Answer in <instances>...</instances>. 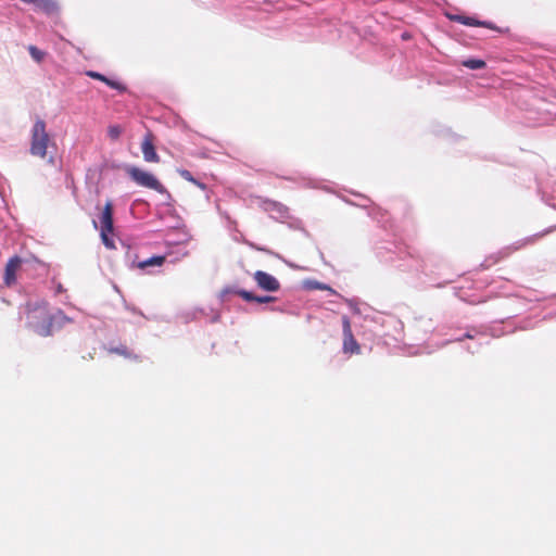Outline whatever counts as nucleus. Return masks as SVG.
<instances>
[{
    "label": "nucleus",
    "mask_w": 556,
    "mask_h": 556,
    "mask_svg": "<svg viewBox=\"0 0 556 556\" xmlns=\"http://www.w3.org/2000/svg\"><path fill=\"white\" fill-rule=\"evenodd\" d=\"M275 298L271 295H256L255 298V302L257 303H269L273 302Z\"/></svg>",
    "instance_id": "obj_28"
},
{
    "label": "nucleus",
    "mask_w": 556,
    "mask_h": 556,
    "mask_svg": "<svg viewBox=\"0 0 556 556\" xmlns=\"http://www.w3.org/2000/svg\"><path fill=\"white\" fill-rule=\"evenodd\" d=\"M110 352L116 353V354L122 355V356L127 357V358H130L131 355H132L131 352L125 345H119V346H116V348H112V349H110Z\"/></svg>",
    "instance_id": "obj_23"
},
{
    "label": "nucleus",
    "mask_w": 556,
    "mask_h": 556,
    "mask_svg": "<svg viewBox=\"0 0 556 556\" xmlns=\"http://www.w3.org/2000/svg\"><path fill=\"white\" fill-rule=\"evenodd\" d=\"M189 255V252L187 250L180 251L178 255L174 258V261H179L184 257H187Z\"/></svg>",
    "instance_id": "obj_33"
},
{
    "label": "nucleus",
    "mask_w": 556,
    "mask_h": 556,
    "mask_svg": "<svg viewBox=\"0 0 556 556\" xmlns=\"http://www.w3.org/2000/svg\"><path fill=\"white\" fill-rule=\"evenodd\" d=\"M342 330H343V344L342 351L344 354H359L361 346L355 340L351 323L348 316H342Z\"/></svg>",
    "instance_id": "obj_5"
},
{
    "label": "nucleus",
    "mask_w": 556,
    "mask_h": 556,
    "mask_svg": "<svg viewBox=\"0 0 556 556\" xmlns=\"http://www.w3.org/2000/svg\"><path fill=\"white\" fill-rule=\"evenodd\" d=\"M108 232L109 231L101 230V238H102V241H103V243H104V245L106 248L113 249L114 248V241H113V239L109 238Z\"/></svg>",
    "instance_id": "obj_26"
},
{
    "label": "nucleus",
    "mask_w": 556,
    "mask_h": 556,
    "mask_svg": "<svg viewBox=\"0 0 556 556\" xmlns=\"http://www.w3.org/2000/svg\"><path fill=\"white\" fill-rule=\"evenodd\" d=\"M253 278L256 285L264 291L276 292L280 289L277 278L266 271L256 270Z\"/></svg>",
    "instance_id": "obj_6"
},
{
    "label": "nucleus",
    "mask_w": 556,
    "mask_h": 556,
    "mask_svg": "<svg viewBox=\"0 0 556 556\" xmlns=\"http://www.w3.org/2000/svg\"><path fill=\"white\" fill-rule=\"evenodd\" d=\"M28 52L30 54V56L36 61V62H41L45 58V52L39 50L37 47L35 46H29L28 47Z\"/></svg>",
    "instance_id": "obj_22"
},
{
    "label": "nucleus",
    "mask_w": 556,
    "mask_h": 556,
    "mask_svg": "<svg viewBox=\"0 0 556 556\" xmlns=\"http://www.w3.org/2000/svg\"><path fill=\"white\" fill-rule=\"evenodd\" d=\"M191 238H192L191 235L189 232L185 231L176 240H166L165 244H166L167 248L175 247V245H180V244H186V243H188L191 240Z\"/></svg>",
    "instance_id": "obj_19"
},
{
    "label": "nucleus",
    "mask_w": 556,
    "mask_h": 556,
    "mask_svg": "<svg viewBox=\"0 0 556 556\" xmlns=\"http://www.w3.org/2000/svg\"><path fill=\"white\" fill-rule=\"evenodd\" d=\"M53 330L61 329L68 323H73V318L66 316L62 309H58L53 314Z\"/></svg>",
    "instance_id": "obj_15"
},
{
    "label": "nucleus",
    "mask_w": 556,
    "mask_h": 556,
    "mask_svg": "<svg viewBox=\"0 0 556 556\" xmlns=\"http://www.w3.org/2000/svg\"><path fill=\"white\" fill-rule=\"evenodd\" d=\"M179 174L180 176L186 179L187 181H190L192 184H194L195 186H198L200 189L204 190L206 189V185L201 182L200 180L195 179L193 177V175L191 174V172H189L188 169H180L179 170Z\"/></svg>",
    "instance_id": "obj_20"
},
{
    "label": "nucleus",
    "mask_w": 556,
    "mask_h": 556,
    "mask_svg": "<svg viewBox=\"0 0 556 556\" xmlns=\"http://www.w3.org/2000/svg\"><path fill=\"white\" fill-rule=\"evenodd\" d=\"M108 132H109L110 138L115 140V139L119 138L122 130L118 126L113 125V126L109 127Z\"/></svg>",
    "instance_id": "obj_25"
},
{
    "label": "nucleus",
    "mask_w": 556,
    "mask_h": 556,
    "mask_svg": "<svg viewBox=\"0 0 556 556\" xmlns=\"http://www.w3.org/2000/svg\"><path fill=\"white\" fill-rule=\"evenodd\" d=\"M306 187H309V188H319V184L317 180L315 179H306V184H305Z\"/></svg>",
    "instance_id": "obj_32"
},
{
    "label": "nucleus",
    "mask_w": 556,
    "mask_h": 556,
    "mask_svg": "<svg viewBox=\"0 0 556 556\" xmlns=\"http://www.w3.org/2000/svg\"><path fill=\"white\" fill-rule=\"evenodd\" d=\"M128 176L141 187L152 189L160 194L165 195L168 200H172V195L168 190L159 181V179L151 173L146 172L139 167L130 166L127 168Z\"/></svg>",
    "instance_id": "obj_3"
},
{
    "label": "nucleus",
    "mask_w": 556,
    "mask_h": 556,
    "mask_svg": "<svg viewBox=\"0 0 556 556\" xmlns=\"http://www.w3.org/2000/svg\"><path fill=\"white\" fill-rule=\"evenodd\" d=\"M539 192L542 197V200L551 207H555L554 195L553 193H548L545 186L539 181Z\"/></svg>",
    "instance_id": "obj_18"
},
{
    "label": "nucleus",
    "mask_w": 556,
    "mask_h": 556,
    "mask_svg": "<svg viewBox=\"0 0 556 556\" xmlns=\"http://www.w3.org/2000/svg\"><path fill=\"white\" fill-rule=\"evenodd\" d=\"M305 290H326L331 294H338L329 285L317 281L315 279H305L302 285Z\"/></svg>",
    "instance_id": "obj_12"
},
{
    "label": "nucleus",
    "mask_w": 556,
    "mask_h": 556,
    "mask_svg": "<svg viewBox=\"0 0 556 556\" xmlns=\"http://www.w3.org/2000/svg\"><path fill=\"white\" fill-rule=\"evenodd\" d=\"M349 306L353 309V312L355 313H358V309L356 308V306L353 304V301L352 300H348L346 301Z\"/></svg>",
    "instance_id": "obj_35"
},
{
    "label": "nucleus",
    "mask_w": 556,
    "mask_h": 556,
    "mask_svg": "<svg viewBox=\"0 0 556 556\" xmlns=\"http://www.w3.org/2000/svg\"><path fill=\"white\" fill-rule=\"evenodd\" d=\"M166 261V255H153L147 260H143L137 264L138 268L151 273V267H160Z\"/></svg>",
    "instance_id": "obj_11"
},
{
    "label": "nucleus",
    "mask_w": 556,
    "mask_h": 556,
    "mask_svg": "<svg viewBox=\"0 0 556 556\" xmlns=\"http://www.w3.org/2000/svg\"><path fill=\"white\" fill-rule=\"evenodd\" d=\"M444 328H442L440 330V334L442 336H448V338L446 340H444L438 348H442V346H445L446 344L451 343V342H456V341H463V339H469L471 341H475L478 336H483V333L479 332L476 328H468L466 329V331L459 336H456L454 333H448L446 331L443 330Z\"/></svg>",
    "instance_id": "obj_8"
},
{
    "label": "nucleus",
    "mask_w": 556,
    "mask_h": 556,
    "mask_svg": "<svg viewBox=\"0 0 556 556\" xmlns=\"http://www.w3.org/2000/svg\"><path fill=\"white\" fill-rule=\"evenodd\" d=\"M235 293L241 296L247 302H255L256 295L251 291H247L244 289H235V288H226L223 293Z\"/></svg>",
    "instance_id": "obj_16"
},
{
    "label": "nucleus",
    "mask_w": 556,
    "mask_h": 556,
    "mask_svg": "<svg viewBox=\"0 0 556 556\" xmlns=\"http://www.w3.org/2000/svg\"><path fill=\"white\" fill-rule=\"evenodd\" d=\"M376 210H378V208H377V207H372V208H370V210H369V212H368L369 216H372V217H374V216H375V213H374V212H375Z\"/></svg>",
    "instance_id": "obj_37"
},
{
    "label": "nucleus",
    "mask_w": 556,
    "mask_h": 556,
    "mask_svg": "<svg viewBox=\"0 0 556 556\" xmlns=\"http://www.w3.org/2000/svg\"><path fill=\"white\" fill-rule=\"evenodd\" d=\"M462 65L469 70H482L486 66V63H485V61H483L481 59L470 58V59H466V60L462 61Z\"/></svg>",
    "instance_id": "obj_17"
},
{
    "label": "nucleus",
    "mask_w": 556,
    "mask_h": 556,
    "mask_svg": "<svg viewBox=\"0 0 556 556\" xmlns=\"http://www.w3.org/2000/svg\"><path fill=\"white\" fill-rule=\"evenodd\" d=\"M101 230L112 231L113 230V207L111 202H106L103 212L100 217Z\"/></svg>",
    "instance_id": "obj_10"
},
{
    "label": "nucleus",
    "mask_w": 556,
    "mask_h": 556,
    "mask_svg": "<svg viewBox=\"0 0 556 556\" xmlns=\"http://www.w3.org/2000/svg\"><path fill=\"white\" fill-rule=\"evenodd\" d=\"M446 16L450 21L457 22V23L466 25V26L479 27L481 24L480 23L481 21H479L475 17H471V16H466V15H460V14H446Z\"/></svg>",
    "instance_id": "obj_14"
},
{
    "label": "nucleus",
    "mask_w": 556,
    "mask_h": 556,
    "mask_svg": "<svg viewBox=\"0 0 556 556\" xmlns=\"http://www.w3.org/2000/svg\"><path fill=\"white\" fill-rule=\"evenodd\" d=\"M381 262L395 264L402 270L426 271L425 261L410 248L396 241H383L375 247Z\"/></svg>",
    "instance_id": "obj_1"
},
{
    "label": "nucleus",
    "mask_w": 556,
    "mask_h": 556,
    "mask_svg": "<svg viewBox=\"0 0 556 556\" xmlns=\"http://www.w3.org/2000/svg\"><path fill=\"white\" fill-rule=\"evenodd\" d=\"M448 282H451V280H450V279H448V280H445V281H444V282H442V283H438V285H437V287H443V286H445V285H446V283H448Z\"/></svg>",
    "instance_id": "obj_38"
},
{
    "label": "nucleus",
    "mask_w": 556,
    "mask_h": 556,
    "mask_svg": "<svg viewBox=\"0 0 556 556\" xmlns=\"http://www.w3.org/2000/svg\"><path fill=\"white\" fill-rule=\"evenodd\" d=\"M481 344H482V342H480V341H479V342H476V341H475L473 343H468V344H466V345L464 346V349H465L468 353H470V354H475V353L479 350V348H480V345H481Z\"/></svg>",
    "instance_id": "obj_27"
},
{
    "label": "nucleus",
    "mask_w": 556,
    "mask_h": 556,
    "mask_svg": "<svg viewBox=\"0 0 556 556\" xmlns=\"http://www.w3.org/2000/svg\"><path fill=\"white\" fill-rule=\"evenodd\" d=\"M219 319V315L218 314H215L214 317L212 318V321H217Z\"/></svg>",
    "instance_id": "obj_39"
},
{
    "label": "nucleus",
    "mask_w": 556,
    "mask_h": 556,
    "mask_svg": "<svg viewBox=\"0 0 556 556\" xmlns=\"http://www.w3.org/2000/svg\"><path fill=\"white\" fill-rule=\"evenodd\" d=\"M273 211L277 212L279 215L278 217H280V218L288 217V215H289L288 208L285 205L279 204V203H274Z\"/></svg>",
    "instance_id": "obj_24"
},
{
    "label": "nucleus",
    "mask_w": 556,
    "mask_h": 556,
    "mask_svg": "<svg viewBox=\"0 0 556 556\" xmlns=\"http://www.w3.org/2000/svg\"><path fill=\"white\" fill-rule=\"evenodd\" d=\"M86 75L92 79H97V80L104 83L106 86H109L112 89L117 90L119 93H124L127 91V87L123 83L114 80L112 78H109L99 72L87 71Z\"/></svg>",
    "instance_id": "obj_9"
},
{
    "label": "nucleus",
    "mask_w": 556,
    "mask_h": 556,
    "mask_svg": "<svg viewBox=\"0 0 556 556\" xmlns=\"http://www.w3.org/2000/svg\"><path fill=\"white\" fill-rule=\"evenodd\" d=\"M492 336H493V337H500V336H501V333L492 332Z\"/></svg>",
    "instance_id": "obj_40"
},
{
    "label": "nucleus",
    "mask_w": 556,
    "mask_h": 556,
    "mask_svg": "<svg viewBox=\"0 0 556 556\" xmlns=\"http://www.w3.org/2000/svg\"><path fill=\"white\" fill-rule=\"evenodd\" d=\"M480 23H483V24H480L479 27H485V28L497 30V27L492 22L481 21Z\"/></svg>",
    "instance_id": "obj_31"
},
{
    "label": "nucleus",
    "mask_w": 556,
    "mask_h": 556,
    "mask_svg": "<svg viewBox=\"0 0 556 556\" xmlns=\"http://www.w3.org/2000/svg\"><path fill=\"white\" fill-rule=\"evenodd\" d=\"M286 264H287L288 266H290L291 268H295V269H299V268H300L298 265H295V264H293V263H290V262H286Z\"/></svg>",
    "instance_id": "obj_36"
},
{
    "label": "nucleus",
    "mask_w": 556,
    "mask_h": 556,
    "mask_svg": "<svg viewBox=\"0 0 556 556\" xmlns=\"http://www.w3.org/2000/svg\"><path fill=\"white\" fill-rule=\"evenodd\" d=\"M551 231V228L546 229L544 232H539V233H535L531 237H527L526 239H523L522 241H518L514 244V250H518L520 249L521 247L528 244V243H532L534 242L535 239L542 237L544 233H547Z\"/></svg>",
    "instance_id": "obj_21"
},
{
    "label": "nucleus",
    "mask_w": 556,
    "mask_h": 556,
    "mask_svg": "<svg viewBox=\"0 0 556 556\" xmlns=\"http://www.w3.org/2000/svg\"><path fill=\"white\" fill-rule=\"evenodd\" d=\"M49 141L46 123L42 119H37L31 128L30 153L35 156L45 157Z\"/></svg>",
    "instance_id": "obj_4"
},
{
    "label": "nucleus",
    "mask_w": 556,
    "mask_h": 556,
    "mask_svg": "<svg viewBox=\"0 0 556 556\" xmlns=\"http://www.w3.org/2000/svg\"><path fill=\"white\" fill-rule=\"evenodd\" d=\"M361 198V201L358 203H356L357 206H361V207H369V204L371 203V201L364 197V195H359Z\"/></svg>",
    "instance_id": "obj_29"
},
{
    "label": "nucleus",
    "mask_w": 556,
    "mask_h": 556,
    "mask_svg": "<svg viewBox=\"0 0 556 556\" xmlns=\"http://www.w3.org/2000/svg\"><path fill=\"white\" fill-rule=\"evenodd\" d=\"M125 308L134 314H138L140 316H144L142 314V312L140 309H138L137 307H135L134 305H130L128 304L127 302H125Z\"/></svg>",
    "instance_id": "obj_30"
},
{
    "label": "nucleus",
    "mask_w": 556,
    "mask_h": 556,
    "mask_svg": "<svg viewBox=\"0 0 556 556\" xmlns=\"http://www.w3.org/2000/svg\"><path fill=\"white\" fill-rule=\"evenodd\" d=\"M141 150L143 153V157L147 162H157L159 161V155L155 152L154 146L149 139H146L142 142Z\"/></svg>",
    "instance_id": "obj_13"
},
{
    "label": "nucleus",
    "mask_w": 556,
    "mask_h": 556,
    "mask_svg": "<svg viewBox=\"0 0 556 556\" xmlns=\"http://www.w3.org/2000/svg\"><path fill=\"white\" fill-rule=\"evenodd\" d=\"M64 291L63 286L61 283H58L55 286V294L62 293Z\"/></svg>",
    "instance_id": "obj_34"
},
{
    "label": "nucleus",
    "mask_w": 556,
    "mask_h": 556,
    "mask_svg": "<svg viewBox=\"0 0 556 556\" xmlns=\"http://www.w3.org/2000/svg\"><path fill=\"white\" fill-rule=\"evenodd\" d=\"M22 263H23V260L17 255L12 256L8 261V263L5 265L4 277H3L5 286L11 287L13 283H15L16 270L21 267Z\"/></svg>",
    "instance_id": "obj_7"
},
{
    "label": "nucleus",
    "mask_w": 556,
    "mask_h": 556,
    "mask_svg": "<svg viewBox=\"0 0 556 556\" xmlns=\"http://www.w3.org/2000/svg\"><path fill=\"white\" fill-rule=\"evenodd\" d=\"M26 327L40 337L53 333V314L46 300L28 301L25 305Z\"/></svg>",
    "instance_id": "obj_2"
}]
</instances>
